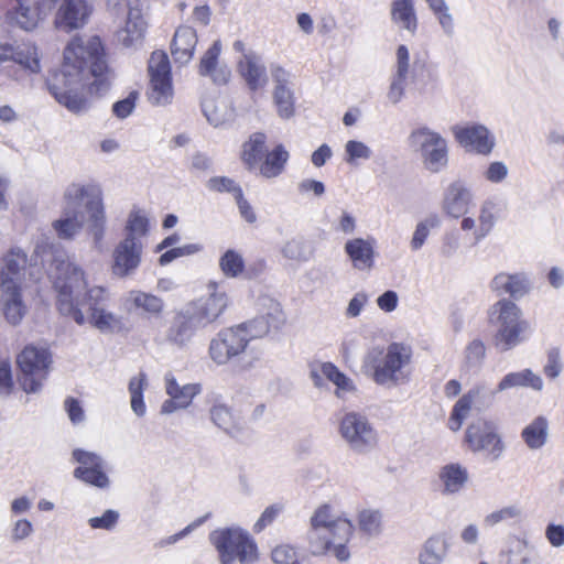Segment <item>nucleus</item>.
<instances>
[{
    "label": "nucleus",
    "instance_id": "obj_21",
    "mask_svg": "<svg viewBox=\"0 0 564 564\" xmlns=\"http://www.w3.org/2000/svg\"><path fill=\"white\" fill-rule=\"evenodd\" d=\"M452 132L456 141L467 150L487 155L495 147V138L482 124L454 126Z\"/></svg>",
    "mask_w": 564,
    "mask_h": 564
},
{
    "label": "nucleus",
    "instance_id": "obj_54",
    "mask_svg": "<svg viewBox=\"0 0 564 564\" xmlns=\"http://www.w3.org/2000/svg\"><path fill=\"white\" fill-rule=\"evenodd\" d=\"M358 524L364 533L376 536L382 529V514L379 510L364 509L358 513Z\"/></svg>",
    "mask_w": 564,
    "mask_h": 564
},
{
    "label": "nucleus",
    "instance_id": "obj_8",
    "mask_svg": "<svg viewBox=\"0 0 564 564\" xmlns=\"http://www.w3.org/2000/svg\"><path fill=\"white\" fill-rule=\"evenodd\" d=\"M488 322L496 328L494 346L501 352L516 348L531 333V325L523 318L521 308L509 299H501L489 307Z\"/></svg>",
    "mask_w": 564,
    "mask_h": 564
},
{
    "label": "nucleus",
    "instance_id": "obj_49",
    "mask_svg": "<svg viewBox=\"0 0 564 564\" xmlns=\"http://www.w3.org/2000/svg\"><path fill=\"white\" fill-rule=\"evenodd\" d=\"M13 61L31 73H39L41 70L37 47L31 43L17 45Z\"/></svg>",
    "mask_w": 564,
    "mask_h": 564
},
{
    "label": "nucleus",
    "instance_id": "obj_47",
    "mask_svg": "<svg viewBox=\"0 0 564 564\" xmlns=\"http://www.w3.org/2000/svg\"><path fill=\"white\" fill-rule=\"evenodd\" d=\"M441 226V218L437 214H430L415 226L410 247L413 251L420 250L425 243L431 230Z\"/></svg>",
    "mask_w": 564,
    "mask_h": 564
},
{
    "label": "nucleus",
    "instance_id": "obj_46",
    "mask_svg": "<svg viewBox=\"0 0 564 564\" xmlns=\"http://www.w3.org/2000/svg\"><path fill=\"white\" fill-rule=\"evenodd\" d=\"M282 256L291 261L305 262L312 256V250L308 248L306 240L301 237H293L286 240L281 247Z\"/></svg>",
    "mask_w": 564,
    "mask_h": 564
},
{
    "label": "nucleus",
    "instance_id": "obj_14",
    "mask_svg": "<svg viewBox=\"0 0 564 564\" xmlns=\"http://www.w3.org/2000/svg\"><path fill=\"white\" fill-rule=\"evenodd\" d=\"M57 2L59 6L54 20L56 29L72 32L88 22L93 7L87 0H40L41 10L51 12Z\"/></svg>",
    "mask_w": 564,
    "mask_h": 564
},
{
    "label": "nucleus",
    "instance_id": "obj_37",
    "mask_svg": "<svg viewBox=\"0 0 564 564\" xmlns=\"http://www.w3.org/2000/svg\"><path fill=\"white\" fill-rule=\"evenodd\" d=\"M165 392L169 397L175 399L181 408H187L193 399L200 393L202 387L199 383H187L180 386L172 373H166L164 377Z\"/></svg>",
    "mask_w": 564,
    "mask_h": 564
},
{
    "label": "nucleus",
    "instance_id": "obj_24",
    "mask_svg": "<svg viewBox=\"0 0 564 564\" xmlns=\"http://www.w3.org/2000/svg\"><path fill=\"white\" fill-rule=\"evenodd\" d=\"M271 75L274 82L273 100L278 115L282 119H290L295 111L294 94L291 88V74L281 66H273Z\"/></svg>",
    "mask_w": 564,
    "mask_h": 564
},
{
    "label": "nucleus",
    "instance_id": "obj_7",
    "mask_svg": "<svg viewBox=\"0 0 564 564\" xmlns=\"http://www.w3.org/2000/svg\"><path fill=\"white\" fill-rule=\"evenodd\" d=\"M412 350L401 343L390 344L386 351L381 347L368 350L364 366L371 371L372 380L386 388H394L410 379Z\"/></svg>",
    "mask_w": 564,
    "mask_h": 564
},
{
    "label": "nucleus",
    "instance_id": "obj_17",
    "mask_svg": "<svg viewBox=\"0 0 564 564\" xmlns=\"http://www.w3.org/2000/svg\"><path fill=\"white\" fill-rule=\"evenodd\" d=\"M262 305L268 307L264 314L237 325L247 339V344L252 339L264 337L272 327L278 328L284 321L280 303L264 297L262 299Z\"/></svg>",
    "mask_w": 564,
    "mask_h": 564
},
{
    "label": "nucleus",
    "instance_id": "obj_63",
    "mask_svg": "<svg viewBox=\"0 0 564 564\" xmlns=\"http://www.w3.org/2000/svg\"><path fill=\"white\" fill-rule=\"evenodd\" d=\"M282 510V506L280 505H272L264 509V511L261 513L260 518L253 525V531L256 533L262 532L268 525H270L275 518L279 516V513Z\"/></svg>",
    "mask_w": 564,
    "mask_h": 564
},
{
    "label": "nucleus",
    "instance_id": "obj_19",
    "mask_svg": "<svg viewBox=\"0 0 564 564\" xmlns=\"http://www.w3.org/2000/svg\"><path fill=\"white\" fill-rule=\"evenodd\" d=\"M142 253V242L120 240L112 251L111 273L119 279L134 275L141 264Z\"/></svg>",
    "mask_w": 564,
    "mask_h": 564
},
{
    "label": "nucleus",
    "instance_id": "obj_57",
    "mask_svg": "<svg viewBox=\"0 0 564 564\" xmlns=\"http://www.w3.org/2000/svg\"><path fill=\"white\" fill-rule=\"evenodd\" d=\"M274 564H302L296 549L286 543L276 545L271 552Z\"/></svg>",
    "mask_w": 564,
    "mask_h": 564
},
{
    "label": "nucleus",
    "instance_id": "obj_44",
    "mask_svg": "<svg viewBox=\"0 0 564 564\" xmlns=\"http://www.w3.org/2000/svg\"><path fill=\"white\" fill-rule=\"evenodd\" d=\"M149 220L141 210H132L124 226L123 239H130L134 242H142V238L148 235Z\"/></svg>",
    "mask_w": 564,
    "mask_h": 564
},
{
    "label": "nucleus",
    "instance_id": "obj_39",
    "mask_svg": "<svg viewBox=\"0 0 564 564\" xmlns=\"http://www.w3.org/2000/svg\"><path fill=\"white\" fill-rule=\"evenodd\" d=\"M289 160V152L282 144L276 145L271 152H265L263 160L258 165L260 174L265 178L279 176Z\"/></svg>",
    "mask_w": 564,
    "mask_h": 564
},
{
    "label": "nucleus",
    "instance_id": "obj_23",
    "mask_svg": "<svg viewBox=\"0 0 564 564\" xmlns=\"http://www.w3.org/2000/svg\"><path fill=\"white\" fill-rule=\"evenodd\" d=\"M124 306L128 312H135L144 319L162 318L165 312V302L161 296L142 290H130L124 296Z\"/></svg>",
    "mask_w": 564,
    "mask_h": 564
},
{
    "label": "nucleus",
    "instance_id": "obj_29",
    "mask_svg": "<svg viewBox=\"0 0 564 564\" xmlns=\"http://www.w3.org/2000/svg\"><path fill=\"white\" fill-rule=\"evenodd\" d=\"M491 290L498 295L508 294L514 300L523 297L531 289V282L524 273H499L491 283Z\"/></svg>",
    "mask_w": 564,
    "mask_h": 564
},
{
    "label": "nucleus",
    "instance_id": "obj_34",
    "mask_svg": "<svg viewBox=\"0 0 564 564\" xmlns=\"http://www.w3.org/2000/svg\"><path fill=\"white\" fill-rule=\"evenodd\" d=\"M212 422L232 437L239 436L245 430V422L228 405L216 403L209 410Z\"/></svg>",
    "mask_w": 564,
    "mask_h": 564
},
{
    "label": "nucleus",
    "instance_id": "obj_25",
    "mask_svg": "<svg viewBox=\"0 0 564 564\" xmlns=\"http://www.w3.org/2000/svg\"><path fill=\"white\" fill-rule=\"evenodd\" d=\"M26 265V253L18 248L11 249L1 261L0 286H23Z\"/></svg>",
    "mask_w": 564,
    "mask_h": 564
},
{
    "label": "nucleus",
    "instance_id": "obj_20",
    "mask_svg": "<svg viewBox=\"0 0 564 564\" xmlns=\"http://www.w3.org/2000/svg\"><path fill=\"white\" fill-rule=\"evenodd\" d=\"M495 392L489 391L485 386L478 384L462 395L455 403L448 420V427L458 431L465 419L469 415L473 406L481 410L491 403Z\"/></svg>",
    "mask_w": 564,
    "mask_h": 564
},
{
    "label": "nucleus",
    "instance_id": "obj_36",
    "mask_svg": "<svg viewBox=\"0 0 564 564\" xmlns=\"http://www.w3.org/2000/svg\"><path fill=\"white\" fill-rule=\"evenodd\" d=\"M267 135L262 132L252 133L249 139L243 142L241 150V160L249 171L258 167L267 152Z\"/></svg>",
    "mask_w": 564,
    "mask_h": 564
},
{
    "label": "nucleus",
    "instance_id": "obj_13",
    "mask_svg": "<svg viewBox=\"0 0 564 564\" xmlns=\"http://www.w3.org/2000/svg\"><path fill=\"white\" fill-rule=\"evenodd\" d=\"M148 72L150 77L147 93L149 101L153 106H166L171 104L174 90L167 55L162 51L153 52L149 59Z\"/></svg>",
    "mask_w": 564,
    "mask_h": 564
},
{
    "label": "nucleus",
    "instance_id": "obj_58",
    "mask_svg": "<svg viewBox=\"0 0 564 564\" xmlns=\"http://www.w3.org/2000/svg\"><path fill=\"white\" fill-rule=\"evenodd\" d=\"M73 459L78 463L77 468H88L93 469L96 467H106V463L104 458L94 452L84 451L80 448H76L72 453Z\"/></svg>",
    "mask_w": 564,
    "mask_h": 564
},
{
    "label": "nucleus",
    "instance_id": "obj_50",
    "mask_svg": "<svg viewBox=\"0 0 564 564\" xmlns=\"http://www.w3.org/2000/svg\"><path fill=\"white\" fill-rule=\"evenodd\" d=\"M344 161L351 166H357L362 161H368L372 158V150L362 141L348 140L344 147Z\"/></svg>",
    "mask_w": 564,
    "mask_h": 564
},
{
    "label": "nucleus",
    "instance_id": "obj_1",
    "mask_svg": "<svg viewBox=\"0 0 564 564\" xmlns=\"http://www.w3.org/2000/svg\"><path fill=\"white\" fill-rule=\"evenodd\" d=\"M90 77L95 78L90 91L102 94L108 90L115 73L98 36H75L65 47L61 68L47 82V87L58 104L78 115L88 109L80 90Z\"/></svg>",
    "mask_w": 564,
    "mask_h": 564
},
{
    "label": "nucleus",
    "instance_id": "obj_40",
    "mask_svg": "<svg viewBox=\"0 0 564 564\" xmlns=\"http://www.w3.org/2000/svg\"><path fill=\"white\" fill-rule=\"evenodd\" d=\"M525 445L530 449H539L546 444L549 436V422L544 416L535 417L521 433Z\"/></svg>",
    "mask_w": 564,
    "mask_h": 564
},
{
    "label": "nucleus",
    "instance_id": "obj_62",
    "mask_svg": "<svg viewBox=\"0 0 564 564\" xmlns=\"http://www.w3.org/2000/svg\"><path fill=\"white\" fill-rule=\"evenodd\" d=\"M406 74H402V76L400 73L394 74L387 94V97L391 104L395 105L403 98L406 86Z\"/></svg>",
    "mask_w": 564,
    "mask_h": 564
},
{
    "label": "nucleus",
    "instance_id": "obj_45",
    "mask_svg": "<svg viewBox=\"0 0 564 564\" xmlns=\"http://www.w3.org/2000/svg\"><path fill=\"white\" fill-rule=\"evenodd\" d=\"M17 1L19 3V9L15 13V20L20 28L23 30H33L37 25L39 20L50 13L41 10L40 0H35V8L25 6L22 0Z\"/></svg>",
    "mask_w": 564,
    "mask_h": 564
},
{
    "label": "nucleus",
    "instance_id": "obj_2",
    "mask_svg": "<svg viewBox=\"0 0 564 564\" xmlns=\"http://www.w3.org/2000/svg\"><path fill=\"white\" fill-rule=\"evenodd\" d=\"M63 199L62 217L52 224L57 237L73 240L86 227L87 235L91 240V248L102 252L107 216L100 185L72 183L65 188Z\"/></svg>",
    "mask_w": 564,
    "mask_h": 564
},
{
    "label": "nucleus",
    "instance_id": "obj_43",
    "mask_svg": "<svg viewBox=\"0 0 564 564\" xmlns=\"http://www.w3.org/2000/svg\"><path fill=\"white\" fill-rule=\"evenodd\" d=\"M496 212L497 204L494 200L487 199L481 204L477 220L478 227L476 229V242L481 241L491 232L497 221Z\"/></svg>",
    "mask_w": 564,
    "mask_h": 564
},
{
    "label": "nucleus",
    "instance_id": "obj_22",
    "mask_svg": "<svg viewBox=\"0 0 564 564\" xmlns=\"http://www.w3.org/2000/svg\"><path fill=\"white\" fill-rule=\"evenodd\" d=\"M475 206V197L471 188L463 181L452 182L445 189L442 209L455 219L465 216Z\"/></svg>",
    "mask_w": 564,
    "mask_h": 564
},
{
    "label": "nucleus",
    "instance_id": "obj_64",
    "mask_svg": "<svg viewBox=\"0 0 564 564\" xmlns=\"http://www.w3.org/2000/svg\"><path fill=\"white\" fill-rule=\"evenodd\" d=\"M135 94L131 93L127 98L115 102L112 106L115 116L120 119H124L130 116L135 107Z\"/></svg>",
    "mask_w": 564,
    "mask_h": 564
},
{
    "label": "nucleus",
    "instance_id": "obj_30",
    "mask_svg": "<svg viewBox=\"0 0 564 564\" xmlns=\"http://www.w3.org/2000/svg\"><path fill=\"white\" fill-rule=\"evenodd\" d=\"M375 241L354 238L346 241L344 249L352 267L359 271H369L375 263Z\"/></svg>",
    "mask_w": 564,
    "mask_h": 564
},
{
    "label": "nucleus",
    "instance_id": "obj_60",
    "mask_svg": "<svg viewBox=\"0 0 564 564\" xmlns=\"http://www.w3.org/2000/svg\"><path fill=\"white\" fill-rule=\"evenodd\" d=\"M119 520V512L112 509L106 510L100 517H93L88 520L91 529L112 530Z\"/></svg>",
    "mask_w": 564,
    "mask_h": 564
},
{
    "label": "nucleus",
    "instance_id": "obj_6",
    "mask_svg": "<svg viewBox=\"0 0 564 564\" xmlns=\"http://www.w3.org/2000/svg\"><path fill=\"white\" fill-rule=\"evenodd\" d=\"M354 533V524L346 518L335 517L329 505L319 506L311 517L307 531L308 547L313 555L332 552L338 561L350 557L347 547Z\"/></svg>",
    "mask_w": 564,
    "mask_h": 564
},
{
    "label": "nucleus",
    "instance_id": "obj_41",
    "mask_svg": "<svg viewBox=\"0 0 564 564\" xmlns=\"http://www.w3.org/2000/svg\"><path fill=\"white\" fill-rule=\"evenodd\" d=\"M148 387V379L144 372L132 377L129 381L128 390L130 393V405L133 413L141 417L147 412V406L143 400V392Z\"/></svg>",
    "mask_w": 564,
    "mask_h": 564
},
{
    "label": "nucleus",
    "instance_id": "obj_9",
    "mask_svg": "<svg viewBox=\"0 0 564 564\" xmlns=\"http://www.w3.org/2000/svg\"><path fill=\"white\" fill-rule=\"evenodd\" d=\"M209 541L218 552L220 564H253L258 560V547L250 534L240 528L213 531Z\"/></svg>",
    "mask_w": 564,
    "mask_h": 564
},
{
    "label": "nucleus",
    "instance_id": "obj_18",
    "mask_svg": "<svg viewBox=\"0 0 564 564\" xmlns=\"http://www.w3.org/2000/svg\"><path fill=\"white\" fill-rule=\"evenodd\" d=\"M247 339L237 326L221 329L209 344V356L217 365H226L245 351Z\"/></svg>",
    "mask_w": 564,
    "mask_h": 564
},
{
    "label": "nucleus",
    "instance_id": "obj_53",
    "mask_svg": "<svg viewBox=\"0 0 564 564\" xmlns=\"http://www.w3.org/2000/svg\"><path fill=\"white\" fill-rule=\"evenodd\" d=\"M106 467H96L93 469L75 468L74 477L88 485L95 486L100 489L108 488L110 485L109 477L105 471Z\"/></svg>",
    "mask_w": 564,
    "mask_h": 564
},
{
    "label": "nucleus",
    "instance_id": "obj_16",
    "mask_svg": "<svg viewBox=\"0 0 564 564\" xmlns=\"http://www.w3.org/2000/svg\"><path fill=\"white\" fill-rule=\"evenodd\" d=\"M124 26L117 31L118 42L126 48H139L144 40L147 21L144 20L145 0H128Z\"/></svg>",
    "mask_w": 564,
    "mask_h": 564
},
{
    "label": "nucleus",
    "instance_id": "obj_35",
    "mask_svg": "<svg viewBox=\"0 0 564 564\" xmlns=\"http://www.w3.org/2000/svg\"><path fill=\"white\" fill-rule=\"evenodd\" d=\"M512 388H530L533 391L540 392L544 388V382L540 375L533 372L529 368H525L520 371L507 373L500 380L494 392H503Z\"/></svg>",
    "mask_w": 564,
    "mask_h": 564
},
{
    "label": "nucleus",
    "instance_id": "obj_61",
    "mask_svg": "<svg viewBox=\"0 0 564 564\" xmlns=\"http://www.w3.org/2000/svg\"><path fill=\"white\" fill-rule=\"evenodd\" d=\"M202 109L212 126L219 127L225 122L226 116L224 110L220 109L213 99H205L202 102Z\"/></svg>",
    "mask_w": 564,
    "mask_h": 564
},
{
    "label": "nucleus",
    "instance_id": "obj_32",
    "mask_svg": "<svg viewBox=\"0 0 564 564\" xmlns=\"http://www.w3.org/2000/svg\"><path fill=\"white\" fill-rule=\"evenodd\" d=\"M238 72L253 91L264 87L268 82L267 68L258 54H246L245 58H239Z\"/></svg>",
    "mask_w": 564,
    "mask_h": 564
},
{
    "label": "nucleus",
    "instance_id": "obj_5",
    "mask_svg": "<svg viewBox=\"0 0 564 564\" xmlns=\"http://www.w3.org/2000/svg\"><path fill=\"white\" fill-rule=\"evenodd\" d=\"M208 294L189 301L173 312L165 330V341L178 349L186 348L199 330L217 324L229 306V297L216 282L207 284Z\"/></svg>",
    "mask_w": 564,
    "mask_h": 564
},
{
    "label": "nucleus",
    "instance_id": "obj_51",
    "mask_svg": "<svg viewBox=\"0 0 564 564\" xmlns=\"http://www.w3.org/2000/svg\"><path fill=\"white\" fill-rule=\"evenodd\" d=\"M429 4L430 10L436 17L444 34L452 37L455 32L454 18L449 11V7L445 0H425Z\"/></svg>",
    "mask_w": 564,
    "mask_h": 564
},
{
    "label": "nucleus",
    "instance_id": "obj_4",
    "mask_svg": "<svg viewBox=\"0 0 564 564\" xmlns=\"http://www.w3.org/2000/svg\"><path fill=\"white\" fill-rule=\"evenodd\" d=\"M208 294L189 301L173 312L165 330V341L178 349L186 348L199 330L217 324L229 306V297L216 282L207 284Z\"/></svg>",
    "mask_w": 564,
    "mask_h": 564
},
{
    "label": "nucleus",
    "instance_id": "obj_33",
    "mask_svg": "<svg viewBox=\"0 0 564 564\" xmlns=\"http://www.w3.org/2000/svg\"><path fill=\"white\" fill-rule=\"evenodd\" d=\"M197 44L196 31L188 25L180 26L174 34L171 52L175 62L180 64L188 63Z\"/></svg>",
    "mask_w": 564,
    "mask_h": 564
},
{
    "label": "nucleus",
    "instance_id": "obj_31",
    "mask_svg": "<svg viewBox=\"0 0 564 564\" xmlns=\"http://www.w3.org/2000/svg\"><path fill=\"white\" fill-rule=\"evenodd\" d=\"M438 479L441 481L442 494L445 496H454L466 488L469 481V473L462 464L449 463L441 467Z\"/></svg>",
    "mask_w": 564,
    "mask_h": 564
},
{
    "label": "nucleus",
    "instance_id": "obj_56",
    "mask_svg": "<svg viewBox=\"0 0 564 564\" xmlns=\"http://www.w3.org/2000/svg\"><path fill=\"white\" fill-rule=\"evenodd\" d=\"M563 371L562 354L558 347H552L546 351V361L543 373L551 380L560 377Z\"/></svg>",
    "mask_w": 564,
    "mask_h": 564
},
{
    "label": "nucleus",
    "instance_id": "obj_59",
    "mask_svg": "<svg viewBox=\"0 0 564 564\" xmlns=\"http://www.w3.org/2000/svg\"><path fill=\"white\" fill-rule=\"evenodd\" d=\"M207 188L217 193H232L234 197L237 196L238 192H241V187L236 184V182L226 176H215L207 181Z\"/></svg>",
    "mask_w": 564,
    "mask_h": 564
},
{
    "label": "nucleus",
    "instance_id": "obj_12",
    "mask_svg": "<svg viewBox=\"0 0 564 564\" xmlns=\"http://www.w3.org/2000/svg\"><path fill=\"white\" fill-rule=\"evenodd\" d=\"M52 362L51 354L46 348L26 346L17 357L20 370V384L26 393H36L41 390L47 377Z\"/></svg>",
    "mask_w": 564,
    "mask_h": 564
},
{
    "label": "nucleus",
    "instance_id": "obj_15",
    "mask_svg": "<svg viewBox=\"0 0 564 564\" xmlns=\"http://www.w3.org/2000/svg\"><path fill=\"white\" fill-rule=\"evenodd\" d=\"M465 441L471 452H486L491 459H498L505 451L495 423L485 419H478L468 425Z\"/></svg>",
    "mask_w": 564,
    "mask_h": 564
},
{
    "label": "nucleus",
    "instance_id": "obj_3",
    "mask_svg": "<svg viewBox=\"0 0 564 564\" xmlns=\"http://www.w3.org/2000/svg\"><path fill=\"white\" fill-rule=\"evenodd\" d=\"M54 288L57 292V308L61 314L72 317L76 324L84 325L87 321L104 334L119 333L123 328L122 317L105 310L94 307L86 318L78 307V297L87 288L84 271L68 259L54 260Z\"/></svg>",
    "mask_w": 564,
    "mask_h": 564
},
{
    "label": "nucleus",
    "instance_id": "obj_55",
    "mask_svg": "<svg viewBox=\"0 0 564 564\" xmlns=\"http://www.w3.org/2000/svg\"><path fill=\"white\" fill-rule=\"evenodd\" d=\"M486 358V346L482 340L474 339L471 340L466 349H465V362L464 366L468 370H478L480 369L484 360Z\"/></svg>",
    "mask_w": 564,
    "mask_h": 564
},
{
    "label": "nucleus",
    "instance_id": "obj_42",
    "mask_svg": "<svg viewBox=\"0 0 564 564\" xmlns=\"http://www.w3.org/2000/svg\"><path fill=\"white\" fill-rule=\"evenodd\" d=\"M392 19L402 29L412 34L415 32L417 21L411 0H395L392 7Z\"/></svg>",
    "mask_w": 564,
    "mask_h": 564
},
{
    "label": "nucleus",
    "instance_id": "obj_27",
    "mask_svg": "<svg viewBox=\"0 0 564 564\" xmlns=\"http://www.w3.org/2000/svg\"><path fill=\"white\" fill-rule=\"evenodd\" d=\"M221 53V42L216 40L212 46L204 53L198 66V73L202 76H208L218 85L228 83L231 72L226 65L219 64Z\"/></svg>",
    "mask_w": 564,
    "mask_h": 564
},
{
    "label": "nucleus",
    "instance_id": "obj_48",
    "mask_svg": "<svg viewBox=\"0 0 564 564\" xmlns=\"http://www.w3.org/2000/svg\"><path fill=\"white\" fill-rule=\"evenodd\" d=\"M219 269L226 278L235 279L240 276L245 270L242 254L235 249L226 250L219 258Z\"/></svg>",
    "mask_w": 564,
    "mask_h": 564
},
{
    "label": "nucleus",
    "instance_id": "obj_10",
    "mask_svg": "<svg viewBox=\"0 0 564 564\" xmlns=\"http://www.w3.org/2000/svg\"><path fill=\"white\" fill-rule=\"evenodd\" d=\"M409 147L420 155L424 167L431 173L443 171L448 163V145L445 138L426 126L411 131Z\"/></svg>",
    "mask_w": 564,
    "mask_h": 564
},
{
    "label": "nucleus",
    "instance_id": "obj_52",
    "mask_svg": "<svg viewBox=\"0 0 564 564\" xmlns=\"http://www.w3.org/2000/svg\"><path fill=\"white\" fill-rule=\"evenodd\" d=\"M522 517V507L518 503H512L487 514L484 519V523L488 527H494L500 522L521 520Z\"/></svg>",
    "mask_w": 564,
    "mask_h": 564
},
{
    "label": "nucleus",
    "instance_id": "obj_28",
    "mask_svg": "<svg viewBox=\"0 0 564 564\" xmlns=\"http://www.w3.org/2000/svg\"><path fill=\"white\" fill-rule=\"evenodd\" d=\"M23 286H0V303L7 322L19 325L28 312L22 297Z\"/></svg>",
    "mask_w": 564,
    "mask_h": 564
},
{
    "label": "nucleus",
    "instance_id": "obj_11",
    "mask_svg": "<svg viewBox=\"0 0 564 564\" xmlns=\"http://www.w3.org/2000/svg\"><path fill=\"white\" fill-rule=\"evenodd\" d=\"M338 432L354 453L368 454L378 445V433L362 413L355 411L345 413L339 421Z\"/></svg>",
    "mask_w": 564,
    "mask_h": 564
},
{
    "label": "nucleus",
    "instance_id": "obj_26",
    "mask_svg": "<svg viewBox=\"0 0 564 564\" xmlns=\"http://www.w3.org/2000/svg\"><path fill=\"white\" fill-rule=\"evenodd\" d=\"M451 547V535L445 531L436 532L422 544L417 562L419 564H445Z\"/></svg>",
    "mask_w": 564,
    "mask_h": 564
},
{
    "label": "nucleus",
    "instance_id": "obj_38",
    "mask_svg": "<svg viewBox=\"0 0 564 564\" xmlns=\"http://www.w3.org/2000/svg\"><path fill=\"white\" fill-rule=\"evenodd\" d=\"M502 564H540L536 552L525 540H513L502 554Z\"/></svg>",
    "mask_w": 564,
    "mask_h": 564
}]
</instances>
